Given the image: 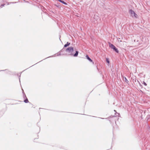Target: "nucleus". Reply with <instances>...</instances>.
Returning <instances> with one entry per match:
<instances>
[{
	"label": "nucleus",
	"instance_id": "14",
	"mask_svg": "<svg viewBox=\"0 0 150 150\" xmlns=\"http://www.w3.org/2000/svg\"><path fill=\"white\" fill-rule=\"evenodd\" d=\"M136 40H134V42H136Z\"/></svg>",
	"mask_w": 150,
	"mask_h": 150
},
{
	"label": "nucleus",
	"instance_id": "12",
	"mask_svg": "<svg viewBox=\"0 0 150 150\" xmlns=\"http://www.w3.org/2000/svg\"><path fill=\"white\" fill-rule=\"evenodd\" d=\"M114 112H116V113L117 114H118V115H120V114H119V113H117V112H116V110H114Z\"/></svg>",
	"mask_w": 150,
	"mask_h": 150
},
{
	"label": "nucleus",
	"instance_id": "13",
	"mask_svg": "<svg viewBox=\"0 0 150 150\" xmlns=\"http://www.w3.org/2000/svg\"><path fill=\"white\" fill-rule=\"evenodd\" d=\"M54 55L52 56H51L49 57H48V58H49V57H54Z\"/></svg>",
	"mask_w": 150,
	"mask_h": 150
},
{
	"label": "nucleus",
	"instance_id": "4",
	"mask_svg": "<svg viewBox=\"0 0 150 150\" xmlns=\"http://www.w3.org/2000/svg\"><path fill=\"white\" fill-rule=\"evenodd\" d=\"M23 93V98L24 99L25 98V99L24 100V102L26 103H28L29 101L28 100L27 98V97L26 96L25 94L24 93Z\"/></svg>",
	"mask_w": 150,
	"mask_h": 150
},
{
	"label": "nucleus",
	"instance_id": "16",
	"mask_svg": "<svg viewBox=\"0 0 150 150\" xmlns=\"http://www.w3.org/2000/svg\"><path fill=\"white\" fill-rule=\"evenodd\" d=\"M138 40H137V42H138Z\"/></svg>",
	"mask_w": 150,
	"mask_h": 150
},
{
	"label": "nucleus",
	"instance_id": "8",
	"mask_svg": "<svg viewBox=\"0 0 150 150\" xmlns=\"http://www.w3.org/2000/svg\"><path fill=\"white\" fill-rule=\"evenodd\" d=\"M61 55V53H59V52H58L57 53L55 54V55L56 56H59Z\"/></svg>",
	"mask_w": 150,
	"mask_h": 150
},
{
	"label": "nucleus",
	"instance_id": "6",
	"mask_svg": "<svg viewBox=\"0 0 150 150\" xmlns=\"http://www.w3.org/2000/svg\"><path fill=\"white\" fill-rule=\"evenodd\" d=\"M70 42H67V43L64 45V47H67V46H69L70 45Z\"/></svg>",
	"mask_w": 150,
	"mask_h": 150
},
{
	"label": "nucleus",
	"instance_id": "11",
	"mask_svg": "<svg viewBox=\"0 0 150 150\" xmlns=\"http://www.w3.org/2000/svg\"><path fill=\"white\" fill-rule=\"evenodd\" d=\"M5 5V4H2L1 5V7H3V6H4Z\"/></svg>",
	"mask_w": 150,
	"mask_h": 150
},
{
	"label": "nucleus",
	"instance_id": "1",
	"mask_svg": "<svg viewBox=\"0 0 150 150\" xmlns=\"http://www.w3.org/2000/svg\"><path fill=\"white\" fill-rule=\"evenodd\" d=\"M66 52L68 53L69 55L76 57L78 56L79 52L76 50V49H74L73 47H68L66 50Z\"/></svg>",
	"mask_w": 150,
	"mask_h": 150
},
{
	"label": "nucleus",
	"instance_id": "3",
	"mask_svg": "<svg viewBox=\"0 0 150 150\" xmlns=\"http://www.w3.org/2000/svg\"><path fill=\"white\" fill-rule=\"evenodd\" d=\"M129 13L131 14V16L132 17H134L135 18H138V15L136 14L134 11L132 10H130Z\"/></svg>",
	"mask_w": 150,
	"mask_h": 150
},
{
	"label": "nucleus",
	"instance_id": "2",
	"mask_svg": "<svg viewBox=\"0 0 150 150\" xmlns=\"http://www.w3.org/2000/svg\"><path fill=\"white\" fill-rule=\"evenodd\" d=\"M109 47L111 49H113L116 52L118 53L119 52V51L117 48L112 44H111L110 42H109Z\"/></svg>",
	"mask_w": 150,
	"mask_h": 150
},
{
	"label": "nucleus",
	"instance_id": "5",
	"mask_svg": "<svg viewBox=\"0 0 150 150\" xmlns=\"http://www.w3.org/2000/svg\"><path fill=\"white\" fill-rule=\"evenodd\" d=\"M86 57L90 62H92V60L89 57L88 55H86Z\"/></svg>",
	"mask_w": 150,
	"mask_h": 150
},
{
	"label": "nucleus",
	"instance_id": "9",
	"mask_svg": "<svg viewBox=\"0 0 150 150\" xmlns=\"http://www.w3.org/2000/svg\"><path fill=\"white\" fill-rule=\"evenodd\" d=\"M106 62H107L108 63V64H109V63H110V61H109V59L108 58H106Z\"/></svg>",
	"mask_w": 150,
	"mask_h": 150
},
{
	"label": "nucleus",
	"instance_id": "15",
	"mask_svg": "<svg viewBox=\"0 0 150 150\" xmlns=\"http://www.w3.org/2000/svg\"><path fill=\"white\" fill-rule=\"evenodd\" d=\"M100 118L102 119H104V118Z\"/></svg>",
	"mask_w": 150,
	"mask_h": 150
},
{
	"label": "nucleus",
	"instance_id": "7",
	"mask_svg": "<svg viewBox=\"0 0 150 150\" xmlns=\"http://www.w3.org/2000/svg\"><path fill=\"white\" fill-rule=\"evenodd\" d=\"M124 81L127 83H128V80H127V79L125 77H124Z\"/></svg>",
	"mask_w": 150,
	"mask_h": 150
},
{
	"label": "nucleus",
	"instance_id": "10",
	"mask_svg": "<svg viewBox=\"0 0 150 150\" xmlns=\"http://www.w3.org/2000/svg\"><path fill=\"white\" fill-rule=\"evenodd\" d=\"M143 84L146 86L147 85V84L144 81L143 82Z\"/></svg>",
	"mask_w": 150,
	"mask_h": 150
},
{
	"label": "nucleus",
	"instance_id": "17",
	"mask_svg": "<svg viewBox=\"0 0 150 150\" xmlns=\"http://www.w3.org/2000/svg\"><path fill=\"white\" fill-rule=\"evenodd\" d=\"M149 117H150V115H149Z\"/></svg>",
	"mask_w": 150,
	"mask_h": 150
}]
</instances>
